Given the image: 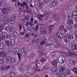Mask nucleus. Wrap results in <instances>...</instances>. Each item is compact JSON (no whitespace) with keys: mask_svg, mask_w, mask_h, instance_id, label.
I'll use <instances>...</instances> for the list:
<instances>
[{"mask_svg":"<svg viewBox=\"0 0 77 77\" xmlns=\"http://www.w3.org/2000/svg\"><path fill=\"white\" fill-rule=\"evenodd\" d=\"M68 17L69 18H74V17L72 15V14L71 13H69Z\"/></svg>","mask_w":77,"mask_h":77,"instance_id":"obj_35","label":"nucleus"},{"mask_svg":"<svg viewBox=\"0 0 77 77\" xmlns=\"http://www.w3.org/2000/svg\"><path fill=\"white\" fill-rule=\"evenodd\" d=\"M67 36L69 39H74V36L71 35H68Z\"/></svg>","mask_w":77,"mask_h":77,"instance_id":"obj_36","label":"nucleus"},{"mask_svg":"<svg viewBox=\"0 0 77 77\" xmlns=\"http://www.w3.org/2000/svg\"><path fill=\"white\" fill-rule=\"evenodd\" d=\"M72 70H73V71H74V72H75V73H77V68H74Z\"/></svg>","mask_w":77,"mask_h":77,"instance_id":"obj_52","label":"nucleus"},{"mask_svg":"<svg viewBox=\"0 0 77 77\" xmlns=\"http://www.w3.org/2000/svg\"><path fill=\"white\" fill-rule=\"evenodd\" d=\"M36 27H34L32 28L31 26H30L28 28V30L29 31H30V32H32L33 30L35 32H36L38 29H36Z\"/></svg>","mask_w":77,"mask_h":77,"instance_id":"obj_4","label":"nucleus"},{"mask_svg":"<svg viewBox=\"0 0 77 77\" xmlns=\"http://www.w3.org/2000/svg\"><path fill=\"white\" fill-rule=\"evenodd\" d=\"M16 60L14 58H11V61L12 63H14V62H15Z\"/></svg>","mask_w":77,"mask_h":77,"instance_id":"obj_44","label":"nucleus"},{"mask_svg":"<svg viewBox=\"0 0 77 77\" xmlns=\"http://www.w3.org/2000/svg\"><path fill=\"white\" fill-rule=\"evenodd\" d=\"M53 27H54V25H52L51 26H49V29L52 30H53Z\"/></svg>","mask_w":77,"mask_h":77,"instance_id":"obj_53","label":"nucleus"},{"mask_svg":"<svg viewBox=\"0 0 77 77\" xmlns=\"http://www.w3.org/2000/svg\"><path fill=\"white\" fill-rule=\"evenodd\" d=\"M3 28L5 30H8V29H9V25L8 24H3Z\"/></svg>","mask_w":77,"mask_h":77,"instance_id":"obj_9","label":"nucleus"},{"mask_svg":"<svg viewBox=\"0 0 77 77\" xmlns=\"http://www.w3.org/2000/svg\"><path fill=\"white\" fill-rule=\"evenodd\" d=\"M65 69H66V67H61L60 69V72H63L64 71H65Z\"/></svg>","mask_w":77,"mask_h":77,"instance_id":"obj_14","label":"nucleus"},{"mask_svg":"<svg viewBox=\"0 0 77 77\" xmlns=\"http://www.w3.org/2000/svg\"><path fill=\"white\" fill-rule=\"evenodd\" d=\"M3 26H4L3 24V25H2L0 26V29L1 30H2L3 29Z\"/></svg>","mask_w":77,"mask_h":77,"instance_id":"obj_54","label":"nucleus"},{"mask_svg":"<svg viewBox=\"0 0 77 77\" xmlns=\"http://www.w3.org/2000/svg\"><path fill=\"white\" fill-rule=\"evenodd\" d=\"M45 43V41H43L41 43V45H44V44Z\"/></svg>","mask_w":77,"mask_h":77,"instance_id":"obj_63","label":"nucleus"},{"mask_svg":"<svg viewBox=\"0 0 77 77\" xmlns=\"http://www.w3.org/2000/svg\"><path fill=\"white\" fill-rule=\"evenodd\" d=\"M64 41L65 43H68L69 41H70V40H69V38H68V37H67L66 36H64Z\"/></svg>","mask_w":77,"mask_h":77,"instance_id":"obj_7","label":"nucleus"},{"mask_svg":"<svg viewBox=\"0 0 77 77\" xmlns=\"http://www.w3.org/2000/svg\"><path fill=\"white\" fill-rule=\"evenodd\" d=\"M8 21L9 22L10 24H13L15 23V19L12 17H9L8 19L6 18H4L3 19L2 23L3 24H7Z\"/></svg>","mask_w":77,"mask_h":77,"instance_id":"obj_1","label":"nucleus"},{"mask_svg":"<svg viewBox=\"0 0 77 77\" xmlns=\"http://www.w3.org/2000/svg\"><path fill=\"white\" fill-rule=\"evenodd\" d=\"M66 60V58L63 55L60 56L58 58V61L59 63H63Z\"/></svg>","mask_w":77,"mask_h":77,"instance_id":"obj_2","label":"nucleus"},{"mask_svg":"<svg viewBox=\"0 0 77 77\" xmlns=\"http://www.w3.org/2000/svg\"><path fill=\"white\" fill-rule=\"evenodd\" d=\"M3 28L5 30H8V29H9V25L8 24H3Z\"/></svg>","mask_w":77,"mask_h":77,"instance_id":"obj_10","label":"nucleus"},{"mask_svg":"<svg viewBox=\"0 0 77 77\" xmlns=\"http://www.w3.org/2000/svg\"><path fill=\"white\" fill-rule=\"evenodd\" d=\"M52 71L53 72H56L57 71V69L56 68V67H53L52 68Z\"/></svg>","mask_w":77,"mask_h":77,"instance_id":"obj_32","label":"nucleus"},{"mask_svg":"<svg viewBox=\"0 0 77 77\" xmlns=\"http://www.w3.org/2000/svg\"><path fill=\"white\" fill-rule=\"evenodd\" d=\"M40 34L45 35V34L47 33V30H46L45 29H43L40 30Z\"/></svg>","mask_w":77,"mask_h":77,"instance_id":"obj_16","label":"nucleus"},{"mask_svg":"<svg viewBox=\"0 0 77 77\" xmlns=\"http://www.w3.org/2000/svg\"><path fill=\"white\" fill-rule=\"evenodd\" d=\"M67 55L68 56H72V57H74L73 55H75V56H77V54H75L74 53H72L71 52H69L67 53Z\"/></svg>","mask_w":77,"mask_h":77,"instance_id":"obj_18","label":"nucleus"},{"mask_svg":"<svg viewBox=\"0 0 77 77\" xmlns=\"http://www.w3.org/2000/svg\"><path fill=\"white\" fill-rule=\"evenodd\" d=\"M4 60L3 59H0V64H3L4 63Z\"/></svg>","mask_w":77,"mask_h":77,"instance_id":"obj_48","label":"nucleus"},{"mask_svg":"<svg viewBox=\"0 0 77 77\" xmlns=\"http://www.w3.org/2000/svg\"><path fill=\"white\" fill-rule=\"evenodd\" d=\"M51 63L53 65V66H56L57 65V62L56 60H53L51 61Z\"/></svg>","mask_w":77,"mask_h":77,"instance_id":"obj_12","label":"nucleus"},{"mask_svg":"<svg viewBox=\"0 0 77 77\" xmlns=\"http://www.w3.org/2000/svg\"><path fill=\"white\" fill-rule=\"evenodd\" d=\"M23 26L24 24H23V23H21L19 24V29L20 30H21V29H22V28H23Z\"/></svg>","mask_w":77,"mask_h":77,"instance_id":"obj_38","label":"nucleus"},{"mask_svg":"<svg viewBox=\"0 0 77 77\" xmlns=\"http://www.w3.org/2000/svg\"><path fill=\"white\" fill-rule=\"evenodd\" d=\"M6 4V3H5L4 2H3L2 3H1V5L0 6H3V7H4V6H5V5Z\"/></svg>","mask_w":77,"mask_h":77,"instance_id":"obj_51","label":"nucleus"},{"mask_svg":"<svg viewBox=\"0 0 77 77\" xmlns=\"http://www.w3.org/2000/svg\"><path fill=\"white\" fill-rule=\"evenodd\" d=\"M47 68V66L45 65L43 67V69H46Z\"/></svg>","mask_w":77,"mask_h":77,"instance_id":"obj_56","label":"nucleus"},{"mask_svg":"<svg viewBox=\"0 0 77 77\" xmlns=\"http://www.w3.org/2000/svg\"><path fill=\"white\" fill-rule=\"evenodd\" d=\"M30 18V17H29V16H26V17H25V19L26 20H29Z\"/></svg>","mask_w":77,"mask_h":77,"instance_id":"obj_57","label":"nucleus"},{"mask_svg":"<svg viewBox=\"0 0 77 77\" xmlns=\"http://www.w3.org/2000/svg\"><path fill=\"white\" fill-rule=\"evenodd\" d=\"M57 37H59V38H60L61 39L62 38V36H63V35H62V34L60 32H59L57 34Z\"/></svg>","mask_w":77,"mask_h":77,"instance_id":"obj_23","label":"nucleus"},{"mask_svg":"<svg viewBox=\"0 0 77 77\" xmlns=\"http://www.w3.org/2000/svg\"><path fill=\"white\" fill-rule=\"evenodd\" d=\"M64 29V26L61 25L59 27V29L60 30H62Z\"/></svg>","mask_w":77,"mask_h":77,"instance_id":"obj_40","label":"nucleus"},{"mask_svg":"<svg viewBox=\"0 0 77 77\" xmlns=\"http://www.w3.org/2000/svg\"><path fill=\"white\" fill-rule=\"evenodd\" d=\"M3 28L5 30H8V29H9V25L8 24H3Z\"/></svg>","mask_w":77,"mask_h":77,"instance_id":"obj_8","label":"nucleus"},{"mask_svg":"<svg viewBox=\"0 0 77 77\" xmlns=\"http://www.w3.org/2000/svg\"><path fill=\"white\" fill-rule=\"evenodd\" d=\"M52 3V6H55L57 5V1H54L51 2Z\"/></svg>","mask_w":77,"mask_h":77,"instance_id":"obj_26","label":"nucleus"},{"mask_svg":"<svg viewBox=\"0 0 77 77\" xmlns=\"http://www.w3.org/2000/svg\"><path fill=\"white\" fill-rule=\"evenodd\" d=\"M2 37L3 38H6V39H8V34L7 33L5 32H3L2 34Z\"/></svg>","mask_w":77,"mask_h":77,"instance_id":"obj_11","label":"nucleus"},{"mask_svg":"<svg viewBox=\"0 0 77 77\" xmlns=\"http://www.w3.org/2000/svg\"><path fill=\"white\" fill-rule=\"evenodd\" d=\"M10 76L11 77H15V73L14 72H11L10 73Z\"/></svg>","mask_w":77,"mask_h":77,"instance_id":"obj_27","label":"nucleus"},{"mask_svg":"<svg viewBox=\"0 0 77 77\" xmlns=\"http://www.w3.org/2000/svg\"><path fill=\"white\" fill-rule=\"evenodd\" d=\"M66 75V74H68L69 75H70L71 74V72L70 71V70H67L65 73Z\"/></svg>","mask_w":77,"mask_h":77,"instance_id":"obj_37","label":"nucleus"},{"mask_svg":"<svg viewBox=\"0 0 77 77\" xmlns=\"http://www.w3.org/2000/svg\"><path fill=\"white\" fill-rule=\"evenodd\" d=\"M53 17H55V20H56V21H58V17H57V16L56 15H53Z\"/></svg>","mask_w":77,"mask_h":77,"instance_id":"obj_50","label":"nucleus"},{"mask_svg":"<svg viewBox=\"0 0 77 77\" xmlns=\"http://www.w3.org/2000/svg\"><path fill=\"white\" fill-rule=\"evenodd\" d=\"M26 51H27V49L25 47H23L21 49V53H23L24 54V55H26Z\"/></svg>","mask_w":77,"mask_h":77,"instance_id":"obj_6","label":"nucleus"},{"mask_svg":"<svg viewBox=\"0 0 77 77\" xmlns=\"http://www.w3.org/2000/svg\"><path fill=\"white\" fill-rule=\"evenodd\" d=\"M0 54L2 55L3 58H5L7 56V54L5 53L4 52H0Z\"/></svg>","mask_w":77,"mask_h":77,"instance_id":"obj_20","label":"nucleus"},{"mask_svg":"<svg viewBox=\"0 0 77 77\" xmlns=\"http://www.w3.org/2000/svg\"><path fill=\"white\" fill-rule=\"evenodd\" d=\"M66 75V73H62L60 75V77H64Z\"/></svg>","mask_w":77,"mask_h":77,"instance_id":"obj_33","label":"nucleus"},{"mask_svg":"<svg viewBox=\"0 0 77 77\" xmlns=\"http://www.w3.org/2000/svg\"><path fill=\"white\" fill-rule=\"evenodd\" d=\"M10 46H13L15 44V42L14 40L13 39L10 40Z\"/></svg>","mask_w":77,"mask_h":77,"instance_id":"obj_17","label":"nucleus"},{"mask_svg":"<svg viewBox=\"0 0 77 77\" xmlns=\"http://www.w3.org/2000/svg\"><path fill=\"white\" fill-rule=\"evenodd\" d=\"M32 44H36V39H34L32 40Z\"/></svg>","mask_w":77,"mask_h":77,"instance_id":"obj_59","label":"nucleus"},{"mask_svg":"<svg viewBox=\"0 0 77 77\" xmlns=\"http://www.w3.org/2000/svg\"><path fill=\"white\" fill-rule=\"evenodd\" d=\"M44 26V24H43L38 25H37V26L36 27V28H35V29H36V30H38V27H39L40 29H41V26Z\"/></svg>","mask_w":77,"mask_h":77,"instance_id":"obj_25","label":"nucleus"},{"mask_svg":"<svg viewBox=\"0 0 77 77\" xmlns=\"http://www.w3.org/2000/svg\"><path fill=\"white\" fill-rule=\"evenodd\" d=\"M36 2L37 3H40L41 2V0H36Z\"/></svg>","mask_w":77,"mask_h":77,"instance_id":"obj_64","label":"nucleus"},{"mask_svg":"<svg viewBox=\"0 0 77 77\" xmlns=\"http://www.w3.org/2000/svg\"><path fill=\"white\" fill-rule=\"evenodd\" d=\"M34 71L35 72H38V71H41V69L39 67L35 68L34 69Z\"/></svg>","mask_w":77,"mask_h":77,"instance_id":"obj_31","label":"nucleus"},{"mask_svg":"<svg viewBox=\"0 0 77 77\" xmlns=\"http://www.w3.org/2000/svg\"><path fill=\"white\" fill-rule=\"evenodd\" d=\"M14 30V28L12 26H11L9 29V30L10 32H13Z\"/></svg>","mask_w":77,"mask_h":77,"instance_id":"obj_39","label":"nucleus"},{"mask_svg":"<svg viewBox=\"0 0 77 77\" xmlns=\"http://www.w3.org/2000/svg\"><path fill=\"white\" fill-rule=\"evenodd\" d=\"M62 45L60 44H57L54 45V47L55 48H60Z\"/></svg>","mask_w":77,"mask_h":77,"instance_id":"obj_30","label":"nucleus"},{"mask_svg":"<svg viewBox=\"0 0 77 77\" xmlns=\"http://www.w3.org/2000/svg\"><path fill=\"white\" fill-rule=\"evenodd\" d=\"M45 16H44V15L40 14L39 15V20H40V21H42V17H45Z\"/></svg>","mask_w":77,"mask_h":77,"instance_id":"obj_28","label":"nucleus"},{"mask_svg":"<svg viewBox=\"0 0 77 77\" xmlns=\"http://www.w3.org/2000/svg\"><path fill=\"white\" fill-rule=\"evenodd\" d=\"M73 15L74 17H76L77 16V11H74L73 12Z\"/></svg>","mask_w":77,"mask_h":77,"instance_id":"obj_41","label":"nucleus"},{"mask_svg":"<svg viewBox=\"0 0 77 77\" xmlns=\"http://www.w3.org/2000/svg\"><path fill=\"white\" fill-rule=\"evenodd\" d=\"M5 45L3 43L0 44V49L1 50L5 49Z\"/></svg>","mask_w":77,"mask_h":77,"instance_id":"obj_19","label":"nucleus"},{"mask_svg":"<svg viewBox=\"0 0 77 77\" xmlns=\"http://www.w3.org/2000/svg\"><path fill=\"white\" fill-rule=\"evenodd\" d=\"M26 8L28 11L27 12H29L30 14H31L32 13V11H31V9H30V8L29 7V6L26 5Z\"/></svg>","mask_w":77,"mask_h":77,"instance_id":"obj_22","label":"nucleus"},{"mask_svg":"<svg viewBox=\"0 0 77 77\" xmlns=\"http://www.w3.org/2000/svg\"><path fill=\"white\" fill-rule=\"evenodd\" d=\"M19 8V12H22L23 11V9L21 8Z\"/></svg>","mask_w":77,"mask_h":77,"instance_id":"obj_62","label":"nucleus"},{"mask_svg":"<svg viewBox=\"0 0 77 77\" xmlns=\"http://www.w3.org/2000/svg\"><path fill=\"white\" fill-rule=\"evenodd\" d=\"M68 24H73V21L71 20H69L67 22Z\"/></svg>","mask_w":77,"mask_h":77,"instance_id":"obj_42","label":"nucleus"},{"mask_svg":"<svg viewBox=\"0 0 77 77\" xmlns=\"http://www.w3.org/2000/svg\"><path fill=\"white\" fill-rule=\"evenodd\" d=\"M6 62H9L11 60V57L10 56H7L6 57Z\"/></svg>","mask_w":77,"mask_h":77,"instance_id":"obj_15","label":"nucleus"},{"mask_svg":"<svg viewBox=\"0 0 77 77\" xmlns=\"http://www.w3.org/2000/svg\"><path fill=\"white\" fill-rule=\"evenodd\" d=\"M13 52L14 54H17L19 57V60L20 62L21 60V54H18L19 53V49L17 48H15L13 50Z\"/></svg>","mask_w":77,"mask_h":77,"instance_id":"obj_3","label":"nucleus"},{"mask_svg":"<svg viewBox=\"0 0 77 77\" xmlns=\"http://www.w3.org/2000/svg\"><path fill=\"white\" fill-rule=\"evenodd\" d=\"M32 15L33 17H35V18H38V17H39L38 15L35 13H32Z\"/></svg>","mask_w":77,"mask_h":77,"instance_id":"obj_34","label":"nucleus"},{"mask_svg":"<svg viewBox=\"0 0 77 77\" xmlns=\"http://www.w3.org/2000/svg\"><path fill=\"white\" fill-rule=\"evenodd\" d=\"M34 56L35 54L33 53H31L30 55V57L31 58H33L34 57Z\"/></svg>","mask_w":77,"mask_h":77,"instance_id":"obj_46","label":"nucleus"},{"mask_svg":"<svg viewBox=\"0 0 77 77\" xmlns=\"http://www.w3.org/2000/svg\"><path fill=\"white\" fill-rule=\"evenodd\" d=\"M1 69L2 71H5L6 70V67L5 66H3L1 67Z\"/></svg>","mask_w":77,"mask_h":77,"instance_id":"obj_49","label":"nucleus"},{"mask_svg":"<svg viewBox=\"0 0 77 77\" xmlns=\"http://www.w3.org/2000/svg\"><path fill=\"white\" fill-rule=\"evenodd\" d=\"M1 10L2 11V13L4 14V15H8V11L5 8H3L1 9Z\"/></svg>","mask_w":77,"mask_h":77,"instance_id":"obj_5","label":"nucleus"},{"mask_svg":"<svg viewBox=\"0 0 77 77\" xmlns=\"http://www.w3.org/2000/svg\"><path fill=\"white\" fill-rule=\"evenodd\" d=\"M70 62L72 65H75V60H72V61L71 60V61H70Z\"/></svg>","mask_w":77,"mask_h":77,"instance_id":"obj_47","label":"nucleus"},{"mask_svg":"<svg viewBox=\"0 0 77 77\" xmlns=\"http://www.w3.org/2000/svg\"><path fill=\"white\" fill-rule=\"evenodd\" d=\"M39 55L40 56V57H41L42 55H43V53H44L43 52H39Z\"/></svg>","mask_w":77,"mask_h":77,"instance_id":"obj_55","label":"nucleus"},{"mask_svg":"<svg viewBox=\"0 0 77 77\" xmlns=\"http://www.w3.org/2000/svg\"><path fill=\"white\" fill-rule=\"evenodd\" d=\"M40 60V61H41V62L44 63L46 62V60H45V58L43 57H41Z\"/></svg>","mask_w":77,"mask_h":77,"instance_id":"obj_29","label":"nucleus"},{"mask_svg":"<svg viewBox=\"0 0 77 77\" xmlns=\"http://www.w3.org/2000/svg\"><path fill=\"white\" fill-rule=\"evenodd\" d=\"M67 28H68V29L69 30V29H72V26L70 25H69L67 26Z\"/></svg>","mask_w":77,"mask_h":77,"instance_id":"obj_60","label":"nucleus"},{"mask_svg":"<svg viewBox=\"0 0 77 77\" xmlns=\"http://www.w3.org/2000/svg\"><path fill=\"white\" fill-rule=\"evenodd\" d=\"M29 25L31 26H33V22H31L29 23Z\"/></svg>","mask_w":77,"mask_h":77,"instance_id":"obj_61","label":"nucleus"},{"mask_svg":"<svg viewBox=\"0 0 77 77\" xmlns=\"http://www.w3.org/2000/svg\"><path fill=\"white\" fill-rule=\"evenodd\" d=\"M5 44L7 46H10V42H9L8 41H7L5 42Z\"/></svg>","mask_w":77,"mask_h":77,"instance_id":"obj_43","label":"nucleus"},{"mask_svg":"<svg viewBox=\"0 0 77 77\" xmlns=\"http://www.w3.org/2000/svg\"><path fill=\"white\" fill-rule=\"evenodd\" d=\"M6 68V69H10V66H7L6 67H5Z\"/></svg>","mask_w":77,"mask_h":77,"instance_id":"obj_58","label":"nucleus"},{"mask_svg":"<svg viewBox=\"0 0 77 77\" xmlns=\"http://www.w3.org/2000/svg\"><path fill=\"white\" fill-rule=\"evenodd\" d=\"M72 48L73 50H75L77 49V45L75 44H73L72 45Z\"/></svg>","mask_w":77,"mask_h":77,"instance_id":"obj_13","label":"nucleus"},{"mask_svg":"<svg viewBox=\"0 0 77 77\" xmlns=\"http://www.w3.org/2000/svg\"><path fill=\"white\" fill-rule=\"evenodd\" d=\"M13 36L14 38H17L18 36V33L17 32L15 31L13 33Z\"/></svg>","mask_w":77,"mask_h":77,"instance_id":"obj_21","label":"nucleus"},{"mask_svg":"<svg viewBox=\"0 0 77 77\" xmlns=\"http://www.w3.org/2000/svg\"><path fill=\"white\" fill-rule=\"evenodd\" d=\"M44 14H45L44 15L45 17L46 15H50L51 13L50 12L45 11H44Z\"/></svg>","mask_w":77,"mask_h":77,"instance_id":"obj_24","label":"nucleus"},{"mask_svg":"<svg viewBox=\"0 0 77 77\" xmlns=\"http://www.w3.org/2000/svg\"><path fill=\"white\" fill-rule=\"evenodd\" d=\"M42 6V3H40L37 5V6L38 8H41Z\"/></svg>","mask_w":77,"mask_h":77,"instance_id":"obj_45","label":"nucleus"}]
</instances>
